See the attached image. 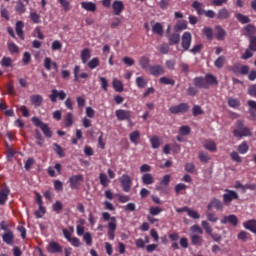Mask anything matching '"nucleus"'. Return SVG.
Instances as JSON below:
<instances>
[{
  "label": "nucleus",
  "mask_w": 256,
  "mask_h": 256,
  "mask_svg": "<svg viewBox=\"0 0 256 256\" xmlns=\"http://www.w3.org/2000/svg\"><path fill=\"white\" fill-rule=\"evenodd\" d=\"M192 7H193V9H195V11L198 15H204L205 10L203 9V7H204L203 3L196 0L192 3Z\"/></svg>",
  "instance_id": "obj_26"
},
{
  "label": "nucleus",
  "mask_w": 256,
  "mask_h": 256,
  "mask_svg": "<svg viewBox=\"0 0 256 256\" xmlns=\"http://www.w3.org/2000/svg\"><path fill=\"white\" fill-rule=\"evenodd\" d=\"M249 151V145H247V142H242L240 145H238V152L241 155H245Z\"/></svg>",
  "instance_id": "obj_45"
},
{
  "label": "nucleus",
  "mask_w": 256,
  "mask_h": 256,
  "mask_svg": "<svg viewBox=\"0 0 256 256\" xmlns=\"http://www.w3.org/2000/svg\"><path fill=\"white\" fill-rule=\"evenodd\" d=\"M115 115L118 121H127L128 119H131V111L129 110H116Z\"/></svg>",
  "instance_id": "obj_13"
},
{
  "label": "nucleus",
  "mask_w": 256,
  "mask_h": 256,
  "mask_svg": "<svg viewBox=\"0 0 256 256\" xmlns=\"http://www.w3.org/2000/svg\"><path fill=\"white\" fill-rule=\"evenodd\" d=\"M136 85L140 89H145L147 87V81L143 79V77H137L136 78Z\"/></svg>",
  "instance_id": "obj_53"
},
{
  "label": "nucleus",
  "mask_w": 256,
  "mask_h": 256,
  "mask_svg": "<svg viewBox=\"0 0 256 256\" xmlns=\"http://www.w3.org/2000/svg\"><path fill=\"white\" fill-rule=\"evenodd\" d=\"M52 209L55 213H61V211H63V203H61L60 201H56L52 205Z\"/></svg>",
  "instance_id": "obj_52"
},
{
  "label": "nucleus",
  "mask_w": 256,
  "mask_h": 256,
  "mask_svg": "<svg viewBox=\"0 0 256 256\" xmlns=\"http://www.w3.org/2000/svg\"><path fill=\"white\" fill-rule=\"evenodd\" d=\"M142 183L143 185H153L155 183V177L151 173H145L142 176Z\"/></svg>",
  "instance_id": "obj_22"
},
{
  "label": "nucleus",
  "mask_w": 256,
  "mask_h": 256,
  "mask_svg": "<svg viewBox=\"0 0 256 256\" xmlns=\"http://www.w3.org/2000/svg\"><path fill=\"white\" fill-rule=\"evenodd\" d=\"M99 58L95 57L88 62L89 69H97L99 67Z\"/></svg>",
  "instance_id": "obj_51"
},
{
  "label": "nucleus",
  "mask_w": 256,
  "mask_h": 256,
  "mask_svg": "<svg viewBox=\"0 0 256 256\" xmlns=\"http://www.w3.org/2000/svg\"><path fill=\"white\" fill-rule=\"evenodd\" d=\"M229 17H231V13L229 12V10H227V8H222L218 10L217 19H219L220 21H225L229 19Z\"/></svg>",
  "instance_id": "obj_19"
},
{
  "label": "nucleus",
  "mask_w": 256,
  "mask_h": 256,
  "mask_svg": "<svg viewBox=\"0 0 256 256\" xmlns=\"http://www.w3.org/2000/svg\"><path fill=\"white\" fill-rule=\"evenodd\" d=\"M44 67L47 71H51V68L53 67V69H55V71H57L59 69V66L55 63L51 61V58L46 57L44 59Z\"/></svg>",
  "instance_id": "obj_23"
},
{
  "label": "nucleus",
  "mask_w": 256,
  "mask_h": 256,
  "mask_svg": "<svg viewBox=\"0 0 256 256\" xmlns=\"http://www.w3.org/2000/svg\"><path fill=\"white\" fill-rule=\"evenodd\" d=\"M179 68L181 70V73H183V75H189V64L185 63V62H181L179 64Z\"/></svg>",
  "instance_id": "obj_50"
},
{
  "label": "nucleus",
  "mask_w": 256,
  "mask_h": 256,
  "mask_svg": "<svg viewBox=\"0 0 256 256\" xmlns=\"http://www.w3.org/2000/svg\"><path fill=\"white\" fill-rule=\"evenodd\" d=\"M169 111L170 113H172V115H179V113H187V111H189V104L180 103L179 105L170 107Z\"/></svg>",
  "instance_id": "obj_5"
},
{
  "label": "nucleus",
  "mask_w": 256,
  "mask_h": 256,
  "mask_svg": "<svg viewBox=\"0 0 256 256\" xmlns=\"http://www.w3.org/2000/svg\"><path fill=\"white\" fill-rule=\"evenodd\" d=\"M206 218H207V221H209L210 223H217L219 221V217H217L215 213H211V212L206 213Z\"/></svg>",
  "instance_id": "obj_48"
},
{
  "label": "nucleus",
  "mask_w": 256,
  "mask_h": 256,
  "mask_svg": "<svg viewBox=\"0 0 256 256\" xmlns=\"http://www.w3.org/2000/svg\"><path fill=\"white\" fill-rule=\"evenodd\" d=\"M228 105H229V107H232V109H235V108L239 107L241 105V103L236 98H229Z\"/></svg>",
  "instance_id": "obj_54"
},
{
  "label": "nucleus",
  "mask_w": 256,
  "mask_h": 256,
  "mask_svg": "<svg viewBox=\"0 0 256 256\" xmlns=\"http://www.w3.org/2000/svg\"><path fill=\"white\" fill-rule=\"evenodd\" d=\"M81 7L82 9H85V11H97V5L93 2H81Z\"/></svg>",
  "instance_id": "obj_25"
},
{
  "label": "nucleus",
  "mask_w": 256,
  "mask_h": 256,
  "mask_svg": "<svg viewBox=\"0 0 256 256\" xmlns=\"http://www.w3.org/2000/svg\"><path fill=\"white\" fill-rule=\"evenodd\" d=\"M185 29H187V22L185 21H180L175 26L176 31H185Z\"/></svg>",
  "instance_id": "obj_58"
},
{
  "label": "nucleus",
  "mask_w": 256,
  "mask_h": 256,
  "mask_svg": "<svg viewBox=\"0 0 256 256\" xmlns=\"http://www.w3.org/2000/svg\"><path fill=\"white\" fill-rule=\"evenodd\" d=\"M243 31H244L245 37H250V39H251V37H254L252 35H255V33H256L255 25L248 24L247 26H245L243 28Z\"/></svg>",
  "instance_id": "obj_21"
},
{
  "label": "nucleus",
  "mask_w": 256,
  "mask_h": 256,
  "mask_svg": "<svg viewBox=\"0 0 256 256\" xmlns=\"http://www.w3.org/2000/svg\"><path fill=\"white\" fill-rule=\"evenodd\" d=\"M223 65H225V56H219L215 62H214V66L217 69H223Z\"/></svg>",
  "instance_id": "obj_41"
},
{
  "label": "nucleus",
  "mask_w": 256,
  "mask_h": 256,
  "mask_svg": "<svg viewBox=\"0 0 256 256\" xmlns=\"http://www.w3.org/2000/svg\"><path fill=\"white\" fill-rule=\"evenodd\" d=\"M53 146L55 147L54 148L55 153H57L59 157H65V152L63 151V148L59 144L54 143Z\"/></svg>",
  "instance_id": "obj_56"
},
{
  "label": "nucleus",
  "mask_w": 256,
  "mask_h": 256,
  "mask_svg": "<svg viewBox=\"0 0 256 256\" xmlns=\"http://www.w3.org/2000/svg\"><path fill=\"white\" fill-rule=\"evenodd\" d=\"M152 33H156V35L163 36V25L157 22L152 26Z\"/></svg>",
  "instance_id": "obj_37"
},
{
  "label": "nucleus",
  "mask_w": 256,
  "mask_h": 256,
  "mask_svg": "<svg viewBox=\"0 0 256 256\" xmlns=\"http://www.w3.org/2000/svg\"><path fill=\"white\" fill-rule=\"evenodd\" d=\"M32 123H34V125L36 127H40V129H41L42 133L45 135V137H47L48 139H51V137H53V132L51 131V128L49 127L48 124L43 123V121H41V119H39L37 117H33Z\"/></svg>",
  "instance_id": "obj_2"
},
{
  "label": "nucleus",
  "mask_w": 256,
  "mask_h": 256,
  "mask_svg": "<svg viewBox=\"0 0 256 256\" xmlns=\"http://www.w3.org/2000/svg\"><path fill=\"white\" fill-rule=\"evenodd\" d=\"M212 205H213L214 209H217V211L223 210V203L221 202V200H219L217 198L212 199Z\"/></svg>",
  "instance_id": "obj_46"
},
{
  "label": "nucleus",
  "mask_w": 256,
  "mask_h": 256,
  "mask_svg": "<svg viewBox=\"0 0 256 256\" xmlns=\"http://www.w3.org/2000/svg\"><path fill=\"white\" fill-rule=\"evenodd\" d=\"M0 65L2 67H12L13 66V60H11V58H9V57H3L1 62H0Z\"/></svg>",
  "instance_id": "obj_47"
},
{
  "label": "nucleus",
  "mask_w": 256,
  "mask_h": 256,
  "mask_svg": "<svg viewBox=\"0 0 256 256\" xmlns=\"http://www.w3.org/2000/svg\"><path fill=\"white\" fill-rule=\"evenodd\" d=\"M191 243H192V245H196L198 247H201L203 245V237H201L197 234H193L191 236Z\"/></svg>",
  "instance_id": "obj_32"
},
{
  "label": "nucleus",
  "mask_w": 256,
  "mask_h": 256,
  "mask_svg": "<svg viewBox=\"0 0 256 256\" xmlns=\"http://www.w3.org/2000/svg\"><path fill=\"white\" fill-rule=\"evenodd\" d=\"M187 214L191 217V219H201L199 212L191 210L190 208H188Z\"/></svg>",
  "instance_id": "obj_60"
},
{
  "label": "nucleus",
  "mask_w": 256,
  "mask_h": 256,
  "mask_svg": "<svg viewBox=\"0 0 256 256\" xmlns=\"http://www.w3.org/2000/svg\"><path fill=\"white\" fill-rule=\"evenodd\" d=\"M204 148L207 149V151H217V144L213 140H206L204 142Z\"/></svg>",
  "instance_id": "obj_33"
},
{
  "label": "nucleus",
  "mask_w": 256,
  "mask_h": 256,
  "mask_svg": "<svg viewBox=\"0 0 256 256\" xmlns=\"http://www.w3.org/2000/svg\"><path fill=\"white\" fill-rule=\"evenodd\" d=\"M227 36V32H225V29L221 28V26L216 27V39L218 41H223L225 37Z\"/></svg>",
  "instance_id": "obj_30"
},
{
  "label": "nucleus",
  "mask_w": 256,
  "mask_h": 256,
  "mask_svg": "<svg viewBox=\"0 0 256 256\" xmlns=\"http://www.w3.org/2000/svg\"><path fill=\"white\" fill-rule=\"evenodd\" d=\"M139 137H141V133H139V131H137V130L130 133L131 143H134V145H137V141L139 140Z\"/></svg>",
  "instance_id": "obj_44"
},
{
  "label": "nucleus",
  "mask_w": 256,
  "mask_h": 256,
  "mask_svg": "<svg viewBox=\"0 0 256 256\" xmlns=\"http://www.w3.org/2000/svg\"><path fill=\"white\" fill-rule=\"evenodd\" d=\"M192 41H193V35H191V32H184L181 37L182 49L184 51H189Z\"/></svg>",
  "instance_id": "obj_4"
},
{
  "label": "nucleus",
  "mask_w": 256,
  "mask_h": 256,
  "mask_svg": "<svg viewBox=\"0 0 256 256\" xmlns=\"http://www.w3.org/2000/svg\"><path fill=\"white\" fill-rule=\"evenodd\" d=\"M81 182H83V175L81 174L73 175L69 178L71 189H79V187H81Z\"/></svg>",
  "instance_id": "obj_10"
},
{
  "label": "nucleus",
  "mask_w": 256,
  "mask_h": 256,
  "mask_svg": "<svg viewBox=\"0 0 256 256\" xmlns=\"http://www.w3.org/2000/svg\"><path fill=\"white\" fill-rule=\"evenodd\" d=\"M149 213L150 215L155 217L156 215H160L161 213H163V209L159 206H152L149 208Z\"/></svg>",
  "instance_id": "obj_40"
},
{
  "label": "nucleus",
  "mask_w": 256,
  "mask_h": 256,
  "mask_svg": "<svg viewBox=\"0 0 256 256\" xmlns=\"http://www.w3.org/2000/svg\"><path fill=\"white\" fill-rule=\"evenodd\" d=\"M201 225H202V229H204V231H205V233H207V235L211 236L213 241H215L216 243H219V241H221V234L213 233V227L211 226L209 221L203 220L201 222Z\"/></svg>",
  "instance_id": "obj_3"
},
{
  "label": "nucleus",
  "mask_w": 256,
  "mask_h": 256,
  "mask_svg": "<svg viewBox=\"0 0 256 256\" xmlns=\"http://www.w3.org/2000/svg\"><path fill=\"white\" fill-rule=\"evenodd\" d=\"M65 127H71L73 125V113L68 112L64 118Z\"/></svg>",
  "instance_id": "obj_42"
},
{
  "label": "nucleus",
  "mask_w": 256,
  "mask_h": 256,
  "mask_svg": "<svg viewBox=\"0 0 256 256\" xmlns=\"http://www.w3.org/2000/svg\"><path fill=\"white\" fill-rule=\"evenodd\" d=\"M180 135H189L191 133V128L187 125L181 126L179 128Z\"/></svg>",
  "instance_id": "obj_61"
},
{
  "label": "nucleus",
  "mask_w": 256,
  "mask_h": 256,
  "mask_svg": "<svg viewBox=\"0 0 256 256\" xmlns=\"http://www.w3.org/2000/svg\"><path fill=\"white\" fill-rule=\"evenodd\" d=\"M99 181L102 187H107L109 185V178L107 177V174L101 173L99 175Z\"/></svg>",
  "instance_id": "obj_43"
},
{
  "label": "nucleus",
  "mask_w": 256,
  "mask_h": 256,
  "mask_svg": "<svg viewBox=\"0 0 256 256\" xmlns=\"http://www.w3.org/2000/svg\"><path fill=\"white\" fill-rule=\"evenodd\" d=\"M23 27H24V24L22 21H18L16 23V28H15L16 33L22 40L25 39V34L23 33Z\"/></svg>",
  "instance_id": "obj_31"
},
{
  "label": "nucleus",
  "mask_w": 256,
  "mask_h": 256,
  "mask_svg": "<svg viewBox=\"0 0 256 256\" xmlns=\"http://www.w3.org/2000/svg\"><path fill=\"white\" fill-rule=\"evenodd\" d=\"M194 86L198 87L199 89H209V86L203 77L194 78Z\"/></svg>",
  "instance_id": "obj_18"
},
{
  "label": "nucleus",
  "mask_w": 256,
  "mask_h": 256,
  "mask_svg": "<svg viewBox=\"0 0 256 256\" xmlns=\"http://www.w3.org/2000/svg\"><path fill=\"white\" fill-rule=\"evenodd\" d=\"M221 225H227L230 223L233 227H237L239 225V218L235 214H231L229 216H224L222 220H220Z\"/></svg>",
  "instance_id": "obj_9"
},
{
  "label": "nucleus",
  "mask_w": 256,
  "mask_h": 256,
  "mask_svg": "<svg viewBox=\"0 0 256 256\" xmlns=\"http://www.w3.org/2000/svg\"><path fill=\"white\" fill-rule=\"evenodd\" d=\"M102 217L104 221H110L108 223V237L113 241L115 239V231H117V218L115 216L111 217L109 212H103Z\"/></svg>",
  "instance_id": "obj_1"
},
{
  "label": "nucleus",
  "mask_w": 256,
  "mask_h": 256,
  "mask_svg": "<svg viewBox=\"0 0 256 256\" xmlns=\"http://www.w3.org/2000/svg\"><path fill=\"white\" fill-rule=\"evenodd\" d=\"M120 183H121V187L125 193H129L131 191L132 181H131V177H129V175H127V174L122 175V177L120 178Z\"/></svg>",
  "instance_id": "obj_7"
},
{
  "label": "nucleus",
  "mask_w": 256,
  "mask_h": 256,
  "mask_svg": "<svg viewBox=\"0 0 256 256\" xmlns=\"http://www.w3.org/2000/svg\"><path fill=\"white\" fill-rule=\"evenodd\" d=\"M249 49H251V51H256V37L250 38Z\"/></svg>",
  "instance_id": "obj_64"
},
{
  "label": "nucleus",
  "mask_w": 256,
  "mask_h": 256,
  "mask_svg": "<svg viewBox=\"0 0 256 256\" xmlns=\"http://www.w3.org/2000/svg\"><path fill=\"white\" fill-rule=\"evenodd\" d=\"M230 157L232 161H235L236 163H241L243 161L241 156H239V153H237L236 151L231 152Z\"/></svg>",
  "instance_id": "obj_59"
},
{
  "label": "nucleus",
  "mask_w": 256,
  "mask_h": 256,
  "mask_svg": "<svg viewBox=\"0 0 256 256\" xmlns=\"http://www.w3.org/2000/svg\"><path fill=\"white\" fill-rule=\"evenodd\" d=\"M150 143L152 149H159V147H161V140L157 136L150 138Z\"/></svg>",
  "instance_id": "obj_39"
},
{
  "label": "nucleus",
  "mask_w": 256,
  "mask_h": 256,
  "mask_svg": "<svg viewBox=\"0 0 256 256\" xmlns=\"http://www.w3.org/2000/svg\"><path fill=\"white\" fill-rule=\"evenodd\" d=\"M159 82L162 83V85H175V80L168 78L166 76L161 77L159 79Z\"/></svg>",
  "instance_id": "obj_49"
},
{
  "label": "nucleus",
  "mask_w": 256,
  "mask_h": 256,
  "mask_svg": "<svg viewBox=\"0 0 256 256\" xmlns=\"http://www.w3.org/2000/svg\"><path fill=\"white\" fill-rule=\"evenodd\" d=\"M251 131L249 128L243 127V122H238V129L234 130V137H249Z\"/></svg>",
  "instance_id": "obj_6"
},
{
  "label": "nucleus",
  "mask_w": 256,
  "mask_h": 256,
  "mask_svg": "<svg viewBox=\"0 0 256 256\" xmlns=\"http://www.w3.org/2000/svg\"><path fill=\"white\" fill-rule=\"evenodd\" d=\"M232 71L235 73V75H247L249 73V66L234 64L232 66Z\"/></svg>",
  "instance_id": "obj_11"
},
{
  "label": "nucleus",
  "mask_w": 256,
  "mask_h": 256,
  "mask_svg": "<svg viewBox=\"0 0 256 256\" xmlns=\"http://www.w3.org/2000/svg\"><path fill=\"white\" fill-rule=\"evenodd\" d=\"M148 69L150 75H153L154 77H159V75H163V73H165V69H163V66L161 65L150 66Z\"/></svg>",
  "instance_id": "obj_15"
},
{
  "label": "nucleus",
  "mask_w": 256,
  "mask_h": 256,
  "mask_svg": "<svg viewBox=\"0 0 256 256\" xmlns=\"http://www.w3.org/2000/svg\"><path fill=\"white\" fill-rule=\"evenodd\" d=\"M192 113L194 115V117H198V115H203V109L201 108V106L199 105H194L193 109H192Z\"/></svg>",
  "instance_id": "obj_57"
},
{
  "label": "nucleus",
  "mask_w": 256,
  "mask_h": 256,
  "mask_svg": "<svg viewBox=\"0 0 256 256\" xmlns=\"http://www.w3.org/2000/svg\"><path fill=\"white\" fill-rule=\"evenodd\" d=\"M60 5H62L64 11H70L71 4L69 3V0H58Z\"/></svg>",
  "instance_id": "obj_63"
},
{
  "label": "nucleus",
  "mask_w": 256,
  "mask_h": 256,
  "mask_svg": "<svg viewBox=\"0 0 256 256\" xmlns=\"http://www.w3.org/2000/svg\"><path fill=\"white\" fill-rule=\"evenodd\" d=\"M150 63H151V60H149V58L147 56H142L139 59V65H140L141 69H144V71H147V69H149L151 67Z\"/></svg>",
  "instance_id": "obj_24"
},
{
  "label": "nucleus",
  "mask_w": 256,
  "mask_h": 256,
  "mask_svg": "<svg viewBox=\"0 0 256 256\" xmlns=\"http://www.w3.org/2000/svg\"><path fill=\"white\" fill-rule=\"evenodd\" d=\"M204 78L206 80L208 88H209V85H219V82L217 81V77H215L212 74H206Z\"/></svg>",
  "instance_id": "obj_29"
},
{
  "label": "nucleus",
  "mask_w": 256,
  "mask_h": 256,
  "mask_svg": "<svg viewBox=\"0 0 256 256\" xmlns=\"http://www.w3.org/2000/svg\"><path fill=\"white\" fill-rule=\"evenodd\" d=\"M112 9L114 15H121V13H123V9H125V5L122 1L115 0L112 4Z\"/></svg>",
  "instance_id": "obj_16"
},
{
  "label": "nucleus",
  "mask_w": 256,
  "mask_h": 256,
  "mask_svg": "<svg viewBox=\"0 0 256 256\" xmlns=\"http://www.w3.org/2000/svg\"><path fill=\"white\" fill-rule=\"evenodd\" d=\"M112 85L118 93H121L123 91V82L121 80H118L117 78L113 79Z\"/></svg>",
  "instance_id": "obj_36"
},
{
  "label": "nucleus",
  "mask_w": 256,
  "mask_h": 256,
  "mask_svg": "<svg viewBox=\"0 0 256 256\" xmlns=\"http://www.w3.org/2000/svg\"><path fill=\"white\" fill-rule=\"evenodd\" d=\"M30 101L34 107H41V105H43V96L39 94L32 95Z\"/></svg>",
  "instance_id": "obj_20"
},
{
  "label": "nucleus",
  "mask_w": 256,
  "mask_h": 256,
  "mask_svg": "<svg viewBox=\"0 0 256 256\" xmlns=\"http://www.w3.org/2000/svg\"><path fill=\"white\" fill-rule=\"evenodd\" d=\"M7 197H9V188H2L0 190V205H3L7 202Z\"/></svg>",
  "instance_id": "obj_28"
},
{
  "label": "nucleus",
  "mask_w": 256,
  "mask_h": 256,
  "mask_svg": "<svg viewBox=\"0 0 256 256\" xmlns=\"http://www.w3.org/2000/svg\"><path fill=\"white\" fill-rule=\"evenodd\" d=\"M2 241L6 243V245H13V243H15V234H13V231L4 232Z\"/></svg>",
  "instance_id": "obj_14"
},
{
  "label": "nucleus",
  "mask_w": 256,
  "mask_h": 256,
  "mask_svg": "<svg viewBox=\"0 0 256 256\" xmlns=\"http://www.w3.org/2000/svg\"><path fill=\"white\" fill-rule=\"evenodd\" d=\"M39 209L35 212L36 218L37 219H42V217L45 215V213L47 212V210L45 209V207L42 206H38Z\"/></svg>",
  "instance_id": "obj_55"
},
{
  "label": "nucleus",
  "mask_w": 256,
  "mask_h": 256,
  "mask_svg": "<svg viewBox=\"0 0 256 256\" xmlns=\"http://www.w3.org/2000/svg\"><path fill=\"white\" fill-rule=\"evenodd\" d=\"M235 17H236L237 21H239V23H242V25H245L247 23H251V19L248 18V16H245L241 13L235 14Z\"/></svg>",
  "instance_id": "obj_34"
},
{
  "label": "nucleus",
  "mask_w": 256,
  "mask_h": 256,
  "mask_svg": "<svg viewBox=\"0 0 256 256\" xmlns=\"http://www.w3.org/2000/svg\"><path fill=\"white\" fill-rule=\"evenodd\" d=\"M226 193L223 194V201L224 203H231L233 199H239V194H237L234 190H225Z\"/></svg>",
  "instance_id": "obj_12"
},
{
  "label": "nucleus",
  "mask_w": 256,
  "mask_h": 256,
  "mask_svg": "<svg viewBox=\"0 0 256 256\" xmlns=\"http://www.w3.org/2000/svg\"><path fill=\"white\" fill-rule=\"evenodd\" d=\"M49 97L52 103H57V97L60 99V101H65L67 93H65L63 90L57 91V89H53Z\"/></svg>",
  "instance_id": "obj_8"
},
{
  "label": "nucleus",
  "mask_w": 256,
  "mask_h": 256,
  "mask_svg": "<svg viewBox=\"0 0 256 256\" xmlns=\"http://www.w3.org/2000/svg\"><path fill=\"white\" fill-rule=\"evenodd\" d=\"M47 250L49 253H61L63 247L57 242H50L47 246Z\"/></svg>",
  "instance_id": "obj_17"
},
{
  "label": "nucleus",
  "mask_w": 256,
  "mask_h": 256,
  "mask_svg": "<svg viewBox=\"0 0 256 256\" xmlns=\"http://www.w3.org/2000/svg\"><path fill=\"white\" fill-rule=\"evenodd\" d=\"M15 11H17V13H25V4H23L21 1H18L16 3Z\"/></svg>",
  "instance_id": "obj_62"
},
{
  "label": "nucleus",
  "mask_w": 256,
  "mask_h": 256,
  "mask_svg": "<svg viewBox=\"0 0 256 256\" xmlns=\"http://www.w3.org/2000/svg\"><path fill=\"white\" fill-rule=\"evenodd\" d=\"M243 226L248 231H251L252 233H255L256 235V220H248L247 222H244Z\"/></svg>",
  "instance_id": "obj_27"
},
{
  "label": "nucleus",
  "mask_w": 256,
  "mask_h": 256,
  "mask_svg": "<svg viewBox=\"0 0 256 256\" xmlns=\"http://www.w3.org/2000/svg\"><path fill=\"white\" fill-rule=\"evenodd\" d=\"M81 59H82V63H87V61L91 59V50H89L88 48L82 50Z\"/></svg>",
  "instance_id": "obj_38"
},
{
  "label": "nucleus",
  "mask_w": 256,
  "mask_h": 256,
  "mask_svg": "<svg viewBox=\"0 0 256 256\" xmlns=\"http://www.w3.org/2000/svg\"><path fill=\"white\" fill-rule=\"evenodd\" d=\"M179 41H181V36L178 33L169 36L170 45H179Z\"/></svg>",
  "instance_id": "obj_35"
}]
</instances>
